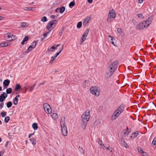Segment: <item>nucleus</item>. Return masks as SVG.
I'll list each match as a JSON object with an SVG mask.
<instances>
[{
	"label": "nucleus",
	"instance_id": "nucleus-1",
	"mask_svg": "<svg viewBox=\"0 0 156 156\" xmlns=\"http://www.w3.org/2000/svg\"><path fill=\"white\" fill-rule=\"evenodd\" d=\"M118 66V63L115 61L111 63L107 69L105 74V77L108 79L113 74Z\"/></svg>",
	"mask_w": 156,
	"mask_h": 156
},
{
	"label": "nucleus",
	"instance_id": "nucleus-2",
	"mask_svg": "<svg viewBox=\"0 0 156 156\" xmlns=\"http://www.w3.org/2000/svg\"><path fill=\"white\" fill-rule=\"evenodd\" d=\"M90 110L88 109L82 115L81 126L83 130L85 129L88 122L90 118Z\"/></svg>",
	"mask_w": 156,
	"mask_h": 156
},
{
	"label": "nucleus",
	"instance_id": "nucleus-3",
	"mask_svg": "<svg viewBox=\"0 0 156 156\" xmlns=\"http://www.w3.org/2000/svg\"><path fill=\"white\" fill-rule=\"evenodd\" d=\"M153 19L152 17L148 18L146 20L143 21L137 24L136 27L137 30H141L149 27L151 24Z\"/></svg>",
	"mask_w": 156,
	"mask_h": 156
},
{
	"label": "nucleus",
	"instance_id": "nucleus-4",
	"mask_svg": "<svg viewBox=\"0 0 156 156\" xmlns=\"http://www.w3.org/2000/svg\"><path fill=\"white\" fill-rule=\"evenodd\" d=\"M124 108L123 105H121L114 112L111 117L112 121L115 120L123 112Z\"/></svg>",
	"mask_w": 156,
	"mask_h": 156
},
{
	"label": "nucleus",
	"instance_id": "nucleus-5",
	"mask_svg": "<svg viewBox=\"0 0 156 156\" xmlns=\"http://www.w3.org/2000/svg\"><path fill=\"white\" fill-rule=\"evenodd\" d=\"M65 116L62 117L60 121V125L62 128V132L63 135L66 136L67 134V130L66 125Z\"/></svg>",
	"mask_w": 156,
	"mask_h": 156
},
{
	"label": "nucleus",
	"instance_id": "nucleus-6",
	"mask_svg": "<svg viewBox=\"0 0 156 156\" xmlns=\"http://www.w3.org/2000/svg\"><path fill=\"white\" fill-rule=\"evenodd\" d=\"M90 93L96 96H98L100 94V89L98 87L95 86H92L90 89Z\"/></svg>",
	"mask_w": 156,
	"mask_h": 156
},
{
	"label": "nucleus",
	"instance_id": "nucleus-7",
	"mask_svg": "<svg viewBox=\"0 0 156 156\" xmlns=\"http://www.w3.org/2000/svg\"><path fill=\"white\" fill-rule=\"evenodd\" d=\"M57 23V21L56 20H52L49 22L48 24L46 27L47 30H52L55 27Z\"/></svg>",
	"mask_w": 156,
	"mask_h": 156
},
{
	"label": "nucleus",
	"instance_id": "nucleus-8",
	"mask_svg": "<svg viewBox=\"0 0 156 156\" xmlns=\"http://www.w3.org/2000/svg\"><path fill=\"white\" fill-rule=\"evenodd\" d=\"M116 14L113 10L110 11L108 15L107 21L108 22H111L112 20L115 18Z\"/></svg>",
	"mask_w": 156,
	"mask_h": 156
},
{
	"label": "nucleus",
	"instance_id": "nucleus-9",
	"mask_svg": "<svg viewBox=\"0 0 156 156\" xmlns=\"http://www.w3.org/2000/svg\"><path fill=\"white\" fill-rule=\"evenodd\" d=\"M43 105L44 111L46 113L49 114L51 112V108L48 104L45 103L43 104Z\"/></svg>",
	"mask_w": 156,
	"mask_h": 156
},
{
	"label": "nucleus",
	"instance_id": "nucleus-10",
	"mask_svg": "<svg viewBox=\"0 0 156 156\" xmlns=\"http://www.w3.org/2000/svg\"><path fill=\"white\" fill-rule=\"evenodd\" d=\"M5 37L9 41H13L17 39V37L15 35L10 33H7L5 35Z\"/></svg>",
	"mask_w": 156,
	"mask_h": 156
},
{
	"label": "nucleus",
	"instance_id": "nucleus-11",
	"mask_svg": "<svg viewBox=\"0 0 156 156\" xmlns=\"http://www.w3.org/2000/svg\"><path fill=\"white\" fill-rule=\"evenodd\" d=\"M91 18L89 16L87 17L83 22V25L86 27L89 23V22L91 20Z\"/></svg>",
	"mask_w": 156,
	"mask_h": 156
},
{
	"label": "nucleus",
	"instance_id": "nucleus-12",
	"mask_svg": "<svg viewBox=\"0 0 156 156\" xmlns=\"http://www.w3.org/2000/svg\"><path fill=\"white\" fill-rule=\"evenodd\" d=\"M7 96L8 95L5 92H3L0 95V102H2L4 101Z\"/></svg>",
	"mask_w": 156,
	"mask_h": 156
},
{
	"label": "nucleus",
	"instance_id": "nucleus-13",
	"mask_svg": "<svg viewBox=\"0 0 156 156\" xmlns=\"http://www.w3.org/2000/svg\"><path fill=\"white\" fill-rule=\"evenodd\" d=\"M10 82V81L8 80H5L4 81L3 84L4 85L3 88L4 89L7 88V87L9 85Z\"/></svg>",
	"mask_w": 156,
	"mask_h": 156
},
{
	"label": "nucleus",
	"instance_id": "nucleus-14",
	"mask_svg": "<svg viewBox=\"0 0 156 156\" xmlns=\"http://www.w3.org/2000/svg\"><path fill=\"white\" fill-rule=\"evenodd\" d=\"M139 131H136L134 133H133L131 136H130V137L131 138L134 139L139 134Z\"/></svg>",
	"mask_w": 156,
	"mask_h": 156
},
{
	"label": "nucleus",
	"instance_id": "nucleus-15",
	"mask_svg": "<svg viewBox=\"0 0 156 156\" xmlns=\"http://www.w3.org/2000/svg\"><path fill=\"white\" fill-rule=\"evenodd\" d=\"M97 141L100 146L102 148H103V149H104V148H105V145L102 143V141L100 139L98 138L97 139Z\"/></svg>",
	"mask_w": 156,
	"mask_h": 156
},
{
	"label": "nucleus",
	"instance_id": "nucleus-16",
	"mask_svg": "<svg viewBox=\"0 0 156 156\" xmlns=\"http://www.w3.org/2000/svg\"><path fill=\"white\" fill-rule=\"evenodd\" d=\"M121 143L122 144L124 145V146L126 148H128L129 147V146L127 145V144L125 141L124 139L123 138L120 139Z\"/></svg>",
	"mask_w": 156,
	"mask_h": 156
},
{
	"label": "nucleus",
	"instance_id": "nucleus-17",
	"mask_svg": "<svg viewBox=\"0 0 156 156\" xmlns=\"http://www.w3.org/2000/svg\"><path fill=\"white\" fill-rule=\"evenodd\" d=\"M20 97V95H16L13 100L14 104L15 105H17L18 103V98Z\"/></svg>",
	"mask_w": 156,
	"mask_h": 156
},
{
	"label": "nucleus",
	"instance_id": "nucleus-18",
	"mask_svg": "<svg viewBox=\"0 0 156 156\" xmlns=\"http://www.w3.org/2000/svg\"><path fill=\"white\" fill-rule=\"evenodd\" d=\"M28 25L27 23H25L22 22L20 23V25L19 28H25L27 27Z\"/></svg>",
	"mask_w": 156,
	"mask_h": 156
},
{
	"label": "nucleus",
	"instance_id": "nucleus-19",
	"mask_svg": "<svg viewBox=\"0 0 156 156\" xmlns=\"http://www.w3.org/2000/svg\"><path fill=\"white\" fill-rule=\"evenodd\" d=\"M51 116L52 119H57L58 117V115L56 113H51Z\"/></svg>",
	"mask_w": 156,
	"mask_h": 156
},
{
	"label": "nucleus",
	"instance_id": "nucleus-20",
	"mask_svg": "<svg viewBox=\"0 0 156 156\" xmlns=\"http://www.w3.org/2000/svg\"><path fill=\"white\" fill-rule=\"evenodd\" d=\"M58 54L56 53L55 55L54 56H52L51 57V59L50 61V63L51 64L55 59L58 56Z\"/></svg>",
	"mask_w": 156,
	"mask_h": 156
},
{
	"label": "nucleus",
	"instance_id": "nucleus-21",
	"mask_svg": "<svg viewBox=\"0 0 156 156\" xmlns=\"http://www.w3.org/2000/svg\"><path fill=\"white\" fill-rule=\"evenodd\" d=\"M111 42L112 44L115 47L117 46V44H115V43L116 42V40L113 37H112V38H111Z\"/></svg>",
	"mask_w": 156,
	"mask_h": 156
},
{
	"label": "nucleus",
	"instance_id": "nucleus-22",
	"mask_svg": "<svg viewBox=\"0 0 156 156\" xmlns=\"http://www.w3.org/2000/svg\"><path fill=\"white\" fill-rule=\"evenodd\" d=\"M28 37L27 36H26L24 37V39H23V40L21 42V44L22 45H23L24 44V42L25 41H28Z\"/></svg>",
	"mask_w": 156,
	"mask_h": 156
},
{
	"label": "nucleus",
	"instance_id": "nucleus-23",
	"mask_svg": "<svg viewBox=\"0 0 156 156\" xmlns=\"http://www.w3.org/2000/svg\"><path fill=\"white\" fill-rule=\"evenodd\" d=\"M21 88L20 86L18 84H16L14 89L15 91H18Z\"/></svg>",
	"mask_w": 156,
	"mask_h": 156
},
{
	"label": "nucleus",
	"instance_id": "nucleus-24",
	"mask_svg": "<svg viewBox=\"0 0 156 156\" xmlns=\"http://www.w3.org/2000/svg\"><path fill=\"white\" fill-rule=\"evenodd\" d=\"M34 9V8L25 7L23 8V9L24 10L33 11Z\"/></svg>",
	"mask_w": 156,
	"mask_h": 156
},
{
	"label": "nucleus",
	"instance_id": "nucleus-25",
	"mask_svg": "<svg viewBox=\"0 0 156 156\" xmlns=\"http://www.w3.org/2000/svg\"><path fill=\"white\" fill-rule=\"evenodd\" d=\"M101 121V118H98L94 122V125H97L100 123Z\"/></svg>",
	"mask_w": 156,
	"mask_h": 156
},
{
	"label": "nucleus",
	"instance_id": "nucleus-26",
	"mask_svg": "<svg viewBox=\"0 0 156 156\" xmlns=\"http://www.w3.org/2000/svg\"><path fill=\"white\" fill-rule=\"evenodd\" d=\"M32 127L34 130H36L38 129L37 124V123H34L32 125Z\"/></svg>",
	"mask_w": 156,
	"mask_h": 156
},
{
	"label": "nucleus",
	"instance_id": "nucleus-27",
	"mask_svg": "<svg viewBox=\"0 0 156 156\" xmlns=\"http://www.w3.org/2000/svg\"><path fill=\"white\" fill-rule=\"evenodd\" d=\"M30 140L32 144L33 145H35L36 143V140L34 138H31L30 139Z\"/></svg>",
	"mask_w": 156,
	"mask_h": 156
},
{
	"label": "nucleus",
	"instance_id": "nucleus-28",
	"mask_svg": "<svg viewBox=\"0 0 156 156\" xmlns=\"http://www.w3.org/2000/svg\"><path fill=\"white\" fill-rule=\"evenodd\" d=\"M129 129H128V127L126 129H124L123 131V132L125 135H128L129 132Z\"/></svg>",
	"mask_w": 156,
	"mask_h": 156
},
{
	"label": "nucleus",
	"instance_id": "nucleus-29",
	"mask_svg": "<svg viewBox=\"0 0 156 156\" xmlns=\"http://www.w3.org/2000/svg\"><path fill=\"white\" fill-rule=\"evenodd\" d=\"M65 8L64 6H62L61 8H59V12L61 13H62L65 11Z\"/></svg>",
	"mask_w": 156,
	"mask_h": 156
},
{
	"label": "nucleus",
	"instance_id": "nucleus-30",
	"mask_svg": "<svg viewBox=\"0 0 156 156\" xmlns=\"http://www.w3.org/2000/svg\"><path fill=\"white\" fill-rule=\"evenodd\" d=\"M37 44V42L35 41H34L31 44L30 46H31L32 48H35Z\"/></svg>",
	"mask_w": 156,
	"mask_h": 156
},
{
	"label": "nucleus",
	"instance_id": "nucleus-31",
	"mask_svg": "<svg viewBox=\"0 0 156 156\" xmlns=\"http://www.w3.org/2000/svg\"><path fill=\"white\" fill-rule=\"evenodd\" d=\"M56 49L54 47L51 46L48 49V51H54Z\"/></svg>",
	"mask_w": 156,
	"mask_h": 156
},
{
	"label": "nucleus",
	"instance_id": "nucleus-32",
	"mask_svg": "<svg viewBox=\"0 0 156 156\" xmlns=\"http://www.w3.org/2000/svg\"><path fill=\"white\" fill-rule=\"evenodd\" d=\"M12 103L10 101L6 103V106L8 108H10L12 106Z\"/></svg>",
	"mask_w": 156,
	"mask_h": 156
},
{
	"label": "nucleus",
	"instance_id": "nucleus-33",
	"mask_svg": "<svg viewBox=\"0 0 156 156\" xmlns=\"http://www.w3.org/2000/svg\"><path fill=\"white\" fill-rule=\"evenodd\" d=\"M12 92V89L11 88H9L6 90V94H11Z\"/></svg>",
	"mask_w": 156,
	"mask_h": 156
},
{
	"label": "nucleus",
	"instance_id": "nucleus-34",
	"mask_svg": "<svg viewBox=\"0 0 156 156\" xmlns=\"http://www.w3.org/2000/svg\"><path fill=\"white\" fill-rule=\"evenodd\" d=\"M8 42H5L3 43H1L0 44V45L2 47H5L8 46Z\"/></svg>",
	"mask_w": 156,
	"mask_h": 156
},
{
	"label": "nucleus",
	"instance_id": "nucleus-35",
	"mask_svg": "<svg viewBox=\"0 0 156 156\" xmlns=\"http://www.w3.org/2000/svg\"><path fill=\"white\" fill-rule=\"evenodd\" d=\"M90 31V29H87L84 32V34L83 35L86 36L87 37L89 31Z\"/></svg>",
	"mask_w": 156,
	"mask_h": 156
},
{
	"label": "nucleus",
	"instance_id": "nucleus-36",
	"mask_svg": "<svg viewBox=\"0 0 156 156\" xmlns=\"http://www.w3.org/2000/svg\"><path fill=\"white\" fill-rule=\"evenodd\" d=\"M10 117L9 116H7L5 117L4 121L5 122L8 123L10 120Z\"/></svg>",
	"mask_w": 156,
	"mask_h": 156
},
{
	"label": "nucleus",
	"instance_id": "nucleus-37",
	"mask_svg": "<svg viewBox=\"0 0 156 156\" xmlns=\"http://www.w3.org/2000/svg\"><path fill=\"white\" fill-rule=\"evenodd\" d=\"M79 149L80 152L81 153L83 154H84V150L82 147H79Z\"/></svg>",
	"mask_w": 156,
	"mask_h": 156
},
{
	"label": "nucleus",
	"instance_id": "nucleus-38",
	"mask_svg": "<svg viewBox=\"0 0 156 156\" xmlns=\"http://www.w3.org/2000/svg\"><path fill=\"white\" fill-rule=\"evenodd\" d=\"M87 37L86 36L84 35L83 34L82 35L81 37V39L82 41H81V43H83V42L86 40Z\"/></svg>",
	"mask_w": 156,
	"mask_h": 156
},
{
	"label": "nucleus",
	"instance_id": "nucleus-39",
	"mask_svg": "<svg viewBox=\"0 0 156 156\" xmlns=\"http://www.w3.org/2000/svg\"><path fill=\"white\" fill-rule=\"evenodd\" d=\"M36 84V82L35 83L34 85L31 87H30L29 90V91H32L34 88Z\"/></svg>",
	"mask_w": 156,
	"mask_h": 156
},
{
	"label": "nucleus",
	"instance_id": "nucleus-40",
	"mask_svg": "<svg viewBox=\"0 0 156 156\" xmlns=\"http://www.w3.org/2000/svg\"><path fill=\"white\" fill-rule=\"evenodd\" d=\"M82 23L81 22H80L77 24V27L78 28H80L82 26Z\"/></svg>",
	"mask_w": 156,
	"mask_h": 156
},
{
	"label": "nucleus",
	"instance_id": "nucleus-41",
	"mask_svg": "<svg viewBox=\"0 0 156 156\" xmlns=\"http://www.w3.org/2000/svg\"><path fill=\"white\" fill-rule=\"evenodd\" d=\"M32 48H31V46H29V47L27 48V50L25 51V52L26 53H29L30 51H31Z\"/></svg>",
	"mask_w": 156,
	"mask_h": 156
},
{
	"label": "nucleus",
	"instance_id": "nucleus-42",
	"mask_svg": "<svg viewBox=\"0 0 156 156\" xmlns=\"http://www.w3.org/2000/svg\"><path fill=\"white\" fill-rule=\"evenodd\" d=\"M75 5V3L74 2H71L69 5V6L71 8H72V7H73Z\"/></svg>",
	"mask_w": 156,
	"mask_h": 156
},
{
	"label": "nucleus",
	"instance_id": "nucleus-43",
	"mask_svg": "<svg viewBox=\"0 0 156 156\" xmlns=\"http://www.w3.org/2000/svg\"><path fill=\"white\" fill-rule=\"evenodd\" d=\"M41 20L43 22H46L47 21V17L45 16L42 17L41 18Z\"/></svg>",
	"mask_w": 156,
	"mask_h": 156
},
{
	"label": "nucleus",
	"instance_id": "nucleus-44",
	"mask_svg": "<svg viewBox=\"0 0 156 156\" xmlns=\"http://www.w3.org/2000/svg\"><path fill=\"white\" fill-rule=\"evenodd\" d=\"M51 30H48V32H47V33H45L43 35H44V38H45L46 37H47L48 34L49 33Z\"/></svg>",
	"mask_w": 156,
	"mask_h": 156
},
{
	"label": "nucleus",
	"instance_id": "nucleus-45",
	"mask_svg": "<svg viewBox=\"0 0 156 156\" xmlns=\"http://www.w3.org/2000/svg\"><path fill=\"white\" fill-rule=\"evenodd\" d=\"M137 16L138 17V18H143L144 17L143 15L141 13H138L137 14Z\"/></svg>",
	"mask_w": 156,
	"mask_h": 156
},
{
	"label": "nucleus",
	"instance_id": "nucleus-46",
	"mask_svg": "<svg viewBox=\"0 0 156 156\" xmlns=\"http://www.w3.org/2000/svg\"><path fill=\"white\" fill-rule=\"evenodd\" d=\"M6 112H2L1 113V115L2 117H4L6 115Z\"/></svg>",
	"mask_w": 156,
	"mask_h": 156
},
{
	"label": "nucleus",
	"instance_id": "nucleus-47",
	"mask_svg": "<svg viewBox=\"0 0 156 156\" xmlns=\"http://www.w3.org/2000/svg\"><path fill=\"white\" fill-rule=\"evenodd\" d=\"M64 45H63L62 47V48H60L59 49V51L58 52H57L56 53L58 54V55L60 54V53L62 52V51L63 50V47Z\"/></svg>",
	"mask_w": 156,
	"mask_h": 156
},
{
	"label": "nucleus",
	"instance_id": "nucleus-48",
	"mask_svg": "<svg viewBox=\"0 0 156 156\" xmlns=\"http://www.w3.org/2000/svg\"><path fill=\"white\" fill-rule=\"evenodd\" d=\"M117 31V32L119 34H121L122 33V29L121 28H118Z\"/></svg>",
	"mask_w": 156,
	"mask_h": 156
},
{
	"label": "nucleus",
	"instance_id": "nucleus-49",
	"mask_svg": "<svg viewBox=\"0 0 156 156\" xmlns=\"http://www.w3.org/2000/svg\"><path fill=\"white\" fill-rule=\"evenodd\" d=\"M138 150L140 153H141V154L142 153V152L144 151H143V150L140 147L138 148Z\"/></svg>",
	"mask_w": 156,
	"mask_h": 156
},
{
	"label": "nucleus",
	"instance_id": "nucleus-50",
	"mask_svg": "<svg viewBox=\"0 0 156 156\" xmlns=\"http://www.w3.org/2000/svg\"><path fill=\"white\" fill-rule=\"evenodd\" d=\"M152 143L154 145H155L156 144V139H154L153 140Z\"/></svg>",
	"mask_w": 156,
	"mask_h": 156
},
{
	"label": "nucleus",
	"instance_id": "nucleus-51",
	"mask_svg": "<svg viewBox=\"0 0 156 156\" xmlns=\"http://www.w3.org/2000/svg\"><path fill=\"white\" fill-rule=\"evenodd\" d=\"M142 154L143 156H148L146 152L144 151L142 152Z\"/></svg>",
	"mask_w": 156,
	"mask_h": 156
},
{
	"label": "nucleus",
	"instance_id": "nucleus-52",
	"mask_svg": "<svg viewBox=\"0 0 156 156\" xmlns=\"http://www.w3.org/2000/svg\"><path fill=\"white\" fill-rule=\"evenodd\" d=\"M34 132L33 133H30L29 135V136H28V137L29 138H30V137L32 136L33 135H34Z\"/></svg>",
	"mask_w": 156,
	"mask_h": 156
},
{
	"label": "nucleus",
	"instance_id": "nucleus-53",
	"mask_svg": "<svg viewBox=\"0 0 156 156\" xmlns=\"http://www.w3.org/2000/svg\"><path fill=\"white\" fill-rule=\"evenodd\" d=\"M2 102V103L0 104V106H1V108H2L3 107L4 103L3 102Z\"/></svg>",
	"mask_w": 156,
	"mask_h": 156
},
{
	"label": "nucleus",
	"instance_id": "nucleus-54",
	"mask_svg": "<svg viewBox=\"0 0 156 156\" xmlns=\"http://www.w3.org/2000/svg\"><path fill=\"white\" fill-rule=\"evenodd\" d=\"M55 12H59V8H57L55 10Z\"/></svg>",
	"mask_w": 156,
	"mask_h": 156
},
{
	"label": "nucleus",
	"instance_id": "nucleus-55",
	"mask_svg": "<svg viewBox=\"0 0 156 156\" xmlns=\"http://www.w3.org/2000/svg\"><path fill=\"white\" fill-rule=\"evenodd\" d=\"M50 17L51 18L53 19L55 18V16L54 15H51V16Z\"/></svg>",
	"mask_w": 156,
	"mask_h": 156
},
{
	"label": "nucleus",
	"instance_id": "nucleus-56",
	"mask_svg": "<svg viewBox=\"0 0 156 156\" xmlns=\"http://www.w3.org/2000/svg\"><path fill=\"white\" fill-rule=\"evenodd\" d=\"M3 151L0 152V156H3Z\"/></svg>",
	"mask_w": 156,
	"mask_h": 156
},
{
	"label": "nucleus",
	"instance_id": "nucleus-57",
	"mask_svg": "<svg viewBox=\"0 0 156 156\" xmlns=\"http://www.w3.org/2000/svg\"><path fill=\"white\" fill-rule=\"evenodd\" d=\"M45 83V82L44 81V82H43L42 83H41L40 84H39V85L40 86V85H43Z\"/></svg>",
	"mask_w": 156,
	"mask_h": 156
},
{
	"label": "nucleus",
	"instance_id": "nucleus-58",
	"mask_svg": "<svg viewBox=\"0 0 156 156\" xmlns=\"http://www.w3.org/2000/svg\"><path fill=\"white\" fill-rule=\"evenodd\" d=\"M89 3H91L92 2V0H87Z\"/></svg>",
	"mask_w": 156,
	"mask_h": 156
},
{
	"label": "nucleus",
	"instance_id": "nucleus-59",
	"mask_svg": "<svg viewBox=\"0 0 156 156\" xmlns=\"http://www.w3.org/2000/svg\"><path fill=\"white\" fill-rule=\"evenodd\" d=\"M8 141H7L6 143V144H5V147H6L8 145Z\"/></svg>",
	"mask_w": 156,
	"mask_h": 156
},
{
	"label": "nucleus",
	"instance_id": "nucleus-60",
	"mask_svg": "<svg viewBox=\"0 0 156 156\" xmlns=\"http://www.w3.org/2000/svg\"><path fill=\"white\" fill-rule=\"evenodd\" d=\"M3 18H4L3 17L0 16V20H2Z\"/></svg>",
	"mask_w": 156,
	"mask_h": 156
},
{
	"label": "nucleus",
	"instance_id": "nucleus-61",
	"mask_svg": "<svg viewBox=\"0 0 156 156\" xmlns=\"http://www.w3.org/2000/svg\"><path fill=\"white\" fill-rule=\"evenodd\" d=\"M56 45V44H55L53 47H55V49H57V47H56V46H55Z\"/></svg>",
	"mask_w": 156,
	"mask_h": 156
},
{
	"label": "nucleus",
	"instance_id": "nucleus-62",
	"mask_svg": "<svg viewBox=\"0 0 156 156\" xmlns=\"http://www.w3.org/2000/svg\"><path fill=\"white\" fill-rule=\"evenodd\" d=\"M8 42V44H7L8 46H10L11 44L10 43H9H9L8 42Z\"/></svg>",
	"mask_w": 156,
	"mask_h": 156
},
{
	"label": "nucleus",
	"instance_id": "nucleus-63",
	"mask_svg": "<svg viewBox=\"0 0 156 156\" xmlns=\"http://www.w3.org/2000/svg\"><path fill=\"white\" fill-rule=\"evenodd\" d=\"M60 44H56V47H57V48L59 46V45H60Z\"/></svg>",
	"mask_w": 156,
	"mask_h": 156
},
{
	"label": "nucleus",
	"instance_id": "nucleus-64",
	"mask_svg": "<svg viewBox=\"0 0 156 156\" xmlns=\"http://www.w3.org/2000/svg\"><path fill=\"white\" fill-rule=\"evenodd\" d=\"M83 87L84 88H86V86L85 84H83Z\"/></svg>",
	"mask_w": 156,
	"mask_h": 156
}]
</instances>
